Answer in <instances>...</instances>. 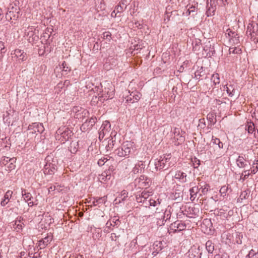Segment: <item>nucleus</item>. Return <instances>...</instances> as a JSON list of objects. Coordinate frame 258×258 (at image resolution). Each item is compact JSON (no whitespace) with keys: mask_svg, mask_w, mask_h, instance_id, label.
<instances>
[{"mask_svg":"<svg viewBox=\"0 0 258 258\" xmlns=\"http://www.w3.org/2000/svg\"><path fill=\"white\" fill-rule=\"evenodd\" d=\"M73 133L69 127L62 126L59 127L56 132L55 138L60 140L61 143H64L73 135Z\"/></svg>","mask_w":258,"mask_h":258,"instance_id":"1","label":"nucleus"},{"mask_svg":"<svg viewBox=\"0 0 258 258\" xmlns=\"http://www.w3.org/2000/svg\"><path fill=\"white\" fill-rule=\"evenodd\" d=\"M175 160L172 158L170 154L164 156L163 158L157 160V166L159 167V170H166L174 165Z\"/></svg>","mask_w":258,"mask_h":258,"instance_id":"2","label":"nucleus"},{"mask_svg":"<svg viewBox=\"0 0 258 258\" xmlns=\"http://www.w3.org/2000/svg\"><path fill=\"white\" fill-rule=\"evenodd\" d=\"M133 143L130 141L123 142L120 147L115 150L116 154L119 157H128L133 149Z\"/></svg>","mask_w":258,"mask_h":258,"instance_id":"3","label":"nucleus"},{"mask_svg":"<svg viewBox=\"0 0 258 258\" xmlns=\"http://www.w3.org/2000/svg\"><path fill=\"white\" fill-rule=\"evenodd\" d=\"M110 88H111V85L109 84L107 87H105L102 90L101 94H98L99 97L98 98L97 96L95 97V99H98L97 101H100L103 102L105 100L113 98L114 93L112 89Z\"/></svg>","mask_w":258,"mask_h":258,"instance_id":"4","label":"nucleus"},{"mask_svg":"<svg viewBox=\"0 0 258 258\" xmlns=\"http://www.w3.org/2000/svg\"><path fill=\"white\" fill-rule=\"evenodd\" d=\"M197 226L196 230L197 232L201 231L205 234H209L211 231L212 223L210 220L205 219L203 221H198L196 224Z\"/></svg>","mask_w":258,"mask_h":258,"instance_id":"5","label":"nucleus"},{"mask_svg":"<svg viewBox=\"0 0 258 258\" xmlns=\"http://www.w3.org/2000/svg\"><path fill=\"white\" fill-rule=\"evenodd\" d=\"M44 131V127L42 123L34 122L30 124L28 128V135H33L35 134H41Z\"/></svg>","mask_w":258,"mask_h":258,"instance_id":"6","label":"nucleus"},{"mask_svg":"<svg viewBox=\"0 0 258 258\" xmlns=\"http://www.w3.org/2000/svg\"><path fill=\"white\" fill-rule=\"evenodd\" d=\"M186 227L187 225L184 222L180 220H177L171 224L170 226V230H172L173 233H176L185 230Z\"/></svg>","mask_w":258,"mask_h":258,"instance_id":"7","label":"nucleus"},{"mask_svg":"<svg viewBox=\"0 0 258 258\" xmlns=\"http://www.w3.org/2000/svg\"><path fill=\"white\" fill-rule=\"evenodd\" d=\"M246 34L250 36L251 39L255 36H258V24L254 21L250 22L247 27Z\"/></svg>","mask_w":258,"mask_h":258,"instance_id":"8","label":"nucleus"},{"mask_svg":"<svg viewBox=\"0 0 258 258\" xmlns=\"http://www.w3.org/2000/svg\"><path fill=\"white\" fill-rule=\"evenodd\" d=\"M218 4L217 0H207L206 14L208 17L215 14L216 10V6Z\"/></svg>","mask_w":258,"mask_h":258,"instance_id":"9","label":"nucleus"},{"mask_svg":"<svg viewBox=\"0 0 258 258\" xmlns=\"http://www.w3.org/2000/svg\"><path fill=\"white\" fill-rule=\"evenodd\" d=\"M96 117H91L89 120H86L81 125V130L82 132H86L92 128L96 122Z\"/></svg>","mask_w":258,"mask_h":258,"instance_id":"10","label":"nucleus"},{"mask_svg":"<svg viewBox=\"0 0 258 258\" xmlns=\"http://www.w3.org/2000/svg\"><path fill=\"white\" fill-rule=\"evenodd\" d=\"M141 96V94L137 91L132 92L125 97L126 101L131 104L137 102L140 100Z\"/></svg>","mask_w":258,"mask_h":258,"instance_id":"11","label":"nucleus"},{"mask_svg":"<svg viewBox=\"0 0 258 258\" xmlns=\"http://www.w3.org/2000/svg\"><path fill=\"white\" fill-rule=\"evenodd\" d=\"M113 170V167L110 166L108 170L104 171L101 175H99V180L102 182L109 180L111 177V173Z\"/></svg>","mask_w":258,"mask_h":258,"instance_id":"12","label":"nucleus"},{"mask_svg":"<svg viewBox=\"0 0 258 258\" xmlns=\"http://www.w3.org/2000/svg\"><path fill=\"white\" fill-rule=\"evenodd\" d=\"M110 126L109 124V122L107 121H105L103 122L101 125L99 131V139L102 140L105 135L108 133V127Z\"/></svg>","mask_w":258,"mask_h":258,"instance_id":"13","label":"nucleus"},{"mask_svg":"<svg viewBox=\"0 0 258 258\" xmlns=\"http://www.w3.org/2000/svg\"><path fill=\"white\" fill-rule=\"evenodd\" d=\"M172 132L174 134L173 138L175 140V144H181L184 141V138L180 134V129L178 127H174Z\"/></svg>","mask_w":258,"mask_h":258,"instance_id":"14","label":"nucleus"},{"mask_svg":"<svg viewBox=\"0 0 258 258\" xmlns=\"http://www.w3.org/2000/svg\"><path fill=\"white\" fill-rule=\"evenodd\" d=\"M57 170L56 166L51 163H46L43 168L45 174L52 175Z\"/></svg>","mask_w":258,"mask_h":258,"instance_id":"15","label":"nucleus"},{"mask_svg":"<svg viewBox=\"0 0 258 258\" xmlns=\"http://www.w3.org/2000/svg\"><path fill=\"white\" fill-rule=\"evenodd\" d=\"M256 125L252 121H247L245 124V130H246L249 134H252L253 133L254 137L255 138H258L257 133H256Z\"/></svg>","mask_w":258,"mask_h":258,"instance_id":"16","label":"nucleus"},{"mask_svg":"<svg viewBox=\"0 0 258 258\" xmlns=\"http://www.w3.org/2000/svg\"><path fill=\"white\" fill-rule=\"evenodd\" d=\"M131 0H121L119 4L115 7L117 13H122L130 4Z\"/></svg>","mask_w":258,"mask_h":258,"instance_id":"17","label":"nucleus"},{"mask_svg":"<svg viewBox=\"0 0 258 258\" xmlns=\"http://www.w3.org/2000/svg\"><path fill=\"white\" fill-rule=\"evenodd\" d=\"M52 239V236H47L43 238H42L38 241V246L40 249H44L48 244L51 241Z\"/></svg>","mask_w":258,"mask_h":258,"instance_id":"18","label":"nucleus"},{"mask_svg":"<svg viewBox=\"0 0 258 258\" xmlns=\"http://www.w3.org/2000/svg\"><path fill=\"white\" fill-rule=\"evenodd\" d=\"M13 54L18 58L19 61H23L27 58V54L21 49H17L15 50Z\"/></svg>","mask_w":258,"mask_h":258,"instance_id":"19","label":"nucleus"},{"mask_svg":"<svg viewBox=\"0 0 258 258\" xmlns=\"http://www.w3.org/2000/svg\"><path fill=\"white\" fill-rule=\"evenodd\" d=\"M14 8H12V10L9 11L6 14V18L8 21L12 20H17L18 18V13L16 12L17 9H15V11H13Z\"/></svg>","mask_w":258,"mask_h":258,"instance_id":"20","label":"nucleus"},{"mask_svg":"<svg viewBox=\"0 0 258 258\" xmlns=\"http://www.w3.org/2000/svg\"><path fill=\"white\" fill-rule=\"evenodd\" d=\"M23 218L20 217L19 219L17 218L15 221V223L13 224V228L17 232H20L24 226V224L23 222Z\"/></svg>","mask_w":258,"mask_h":258,"instance_id":"21","label":"nucleus"},{"mask_svg":"<svg viewBox=\"0 0 258 258\" xmlns=\"http://www.w3.org/2000/svg\"><path fill=\"white\" fill-rule=\"evenodd\" d=\"M150 195L148 191H144L141 194L137 195L136 201L138 203H142L149 198Z\"/></svg>","mask_w":258,"mask_h":258,"instance_id":"22","label":"nucleus"},{"mask_svg":"<svg viewBox=\"0 0 258 258\" xmlns=\"http://www.w3.org/2000/svg\"><path fill=\"white\" fill-rule=\"evenodd\" d=\"M28 36H29L28 40L29 42H34L39 40L38 30H35L34 32L32 31H29L28 33Z\"/></svg>","mask_w":258,"mask_h":258,"instance_id":"23","label":"nucleus"},{"mask_svg":"<svg viewBox=\"0 0 258 258\" xmlns=\"http://www.w3.org/2000/svg\"><path fill=\"white\" fill-rule=\"evenodd\" d=\"M13 191L8 190L5 194L4 196V199L3 200V201L1 203V205L2 206H5L9 202L10 198H11L12 196Z\"/></svg>","mask_w":258,"mask_h":258,"instance_id":"24","label":"nucleus"},{"mask_svg":"<svg viewBox=\"0 0 258 258\" xmlns=\"http://www.w3.org/2000/svg\"><path fill=\"white\" fill-rule=\"evenodd\" d=\"M195 51H197L196 53L199 54L204 50L203 46L201 45V41L199 39H196L195 40Z\"/></svg>","mask_w":258,"mask_h":258,"instance_id":"25","label":"nucleus"},{"mask_svg":"<svg viewBox=\"0 0 258 258\" xmlns=\"http://www.w3.org/2000/svg\"><path fill=\"white\" fill-rule=\"evenodd\" d=\"M148 167L149 170L152 172H154L159 170V167L157 166V160H155L154 161L151 160L148 164Z\"/></svg>","mask_w":258,"mask_h":258,"instance_id":"26","label":"nucleus"},{"mask_svg":"<svg viewBox=\"0 0 258 258\" xmlns=\"http://www.w3.org/2000/svg\"><path fill=\"white\" fill-rule=\"evenodd\" d=\"M200 187H199V186H197V189H199V191L195 193V196L196 197L199 192L201 191V193H200V195H201L202 194L205 195L208 192L209 190V185L206 184L205 183H204V185H200Z\"/></svg>","mask_w":258,"mask_h":258,"instance_id":"27","label":"nucleus"},{"mask_svg":"<svg viewBox=\"0 0 258 258\" xmlns=\"http://www.w3.org/2000/svg\"><path fill=\"white\" fill-rule=\"evenodd\" d=\"M225 154V151L224 150L220 149V148H216L214 147V157H215L216 159L221 157Z\"/></svg>","mask_w":258,"mask_h":258,"instance_id":"28","label":"nucleus"},{"mask_svg":"<svg viewBox=\"0 0 258 258\" xmlns=\"http://www.w3.org/2000/svg\"><path fill=\"white\" fill-rule=\"evenodd\" d=\"M78 147L79 145L78 142L72 141L71 143L70 146L68 147L69 150L71 153L75 154L78 151Z\"/></svg>","mask_w":258,"mask_h":258,"instance_id":"29","label":"nucleus"},{"mask_svg":"<svg viewBox=\"0 0 258 258\" xmlns=\"http://www.w3.org/2000/svg\"><path fill=\"white\" fill-rule=\"evenodd\" d=\"M16 161V159L14 158H10L9 157H6V156H4L2 157V160L1 161V162H2V163L3 164H4V165H6L7 163H8V162H11V164H10V168H13V167L14 166L13 165V162H15Z\"/></svg>","mask_w":258,"mask_h":258,"instance_id":"30","label":"nucleus"},{"mask_svg":"<svg viewBox=\"0 0 258 258\" xmlns=\"http://www.w3.org/2000/svg\"><path fill=\"white\" fill-rule=\"evenodd\" d=\"M236 164L239 168H244L246 166L247 164L245 162L244 158L241 156H239L236 159Z\"/></svg>","mask_w":258,"mask_h":258,"instance_id":"31","label":"nucleus"},{"mask_svg":"<svg viewBox=\"0 0 258 258\" xmlns=\"http://www.w3.org/2000/svg\"><path fill=\"white\" fill-rule=\"evenodd\" d=\"M205 246L208 252L212 253L214 250V244L212 241H207L206 243Z\"/></svg>","mask_w":258,"mask_h":258,"instance_id":"32","label":"nucleus"},{"mask_svg":"<svg viewBox=\"0 0 258 258\" xmlns=\"http://www.w3.org/2000/svg\"><path fill=\"white\" fill-rule=\"evenodd\" d=\"M22 195L25 202H29L31 201V198H32L31 194L27 192L26 190L25 189H22Z\"/></svg>","mask_w":258,"mask_h":258,"instance_id":"33","label":"nucleus"},{"mask_svg":"<svg viewBox=\"0 0 258 258\" xmlns=\"http://www.w3.org/2000/svg\"><path fill=\"white\" fill-rule=\"evenodd\" d=\"M225 89L229 96L232 97L234 95L235 89H234L233 85H230L229 86H226V87H225Z\"/></svg>","mask_w":258,"mask_h":258,"instance_id":"34","label":"nucleus"},{"mask_svg":"<svg viewBox=\"0 0 258 258\" xmlns=\"http://www.w3.org/2000/svg\"><path fill=\"white\" fill-rule=\"evenodd\" d=\"M89 115V112L83 109L81 113H77L75 115V117L76 118L83 119L85 116H87Z\"/></svg>","mask_w":258,"mask_h":258,"instance_id":"35","label":"nucleus"},{"mask_svg":"<svg viewBox=\"0 0 258 258\" xmlns=\"http://www.w3.org/2000/svg\"><path fill=\"white\" fill-rule=\"evenodd\" d=\"M229 53L233 54H240L241 53V49L239 47H230Z\"/></svg>","mask_w":258,"mask_h":258,"instance_id":"36","label":"nucleus"},{"mask_svg":"<svg viewBox=\"0 0 258 258\" xmlns=\"http://www.w3.org/2000/svg\"><path fill=\"white\" fill-rule=\"evenodd\" d=\"M211 80L213 83L216 85L220 83V78L218 74H213L211 78Z\"/></svg>","mask_w":258,"mask_h":258,"instance_id":"37","label":"nucleus"},{"mask_svg":"<svg viewBox=\"0 0 258 258\" xmlns=\"http://www.w3.org/2000/svg\"><path fill=\"white\" fill-rule=\"evenodd\" d=\"M102 38L104 39H106L108 41H110L111 39V34L108 31L105 32L102 34Z\"/></svg>","mask_w":258,"mask_h":258,"instance_id":"38","label":"nucleus"},{"mask_svg":"<svg viewBox=\"0 0 258 258\" xmlns=\"http://www.w3.org/2000/svg\"><path fill=\"white\" fill-rule=\"evenodd\" d=\"M115 141L114 140H113V139L111 138V139H109L108 142V145L106 146V149L107 151L111 150L114 146V143Z\"/></svg>","mask_w":258,"mask_h":258,"instance_id":"39","label":"nucleus"},{"mask_svg":"<svg viewBox=\"0 0 258 258\" xmlns=\"http://www.w3.org/2000/svg\"><path fill=\"white\" fill-rule=\"evenodd\" d=\"M61 67L62 68V71L64 72H70L71 71V68L68 66L64 61L62 63Z\"/></svg>","mask_w":258,"mask_h":258,"instance_id":"40","label":"nucleus"},{"mask_svg":"<svg viewBox=\"0 0 258 258\" xmlns=\"http://www.w3.org/2000/svg\"><path fill=\"white\" fill-rule=\"evenodd\" d=\"M228 186L224 185V186H223L221 188V189L220 190V192L221 195H222L223 197H224L225 196H226V194L227 192L228 191Z\"/></svg>","mask_w":258,"mask_h":258,"instance_id":"41","label":"nucleus"},{"mask_svg":"<svg viewBox=\"0 0 258 258\" xmlns=\"http://www.w3.org/2000/svg\"><path fill=\"white\" fill-rule=\"evenodd\" d=\"M139 180V182L143 181V183H147L148 184H149V183L150 181V180L144 175H141Z\"/></svg>","mask_w":258,"mask_h":258,"instance_id":"42","label":"nucleus"},{"mask_svg":"<svg viewBox=\"0 0 258 258\" xmlns=\"http://www.w3.org/2000/svg\"><path fill=\"white\" fill-rule=\"evenodd\" d=\"M226 32H227L226 33V34H228V35L229 37V39L231 38H233L234 37L238 35V34L236 33H235L234 31H232L230 30V29H227Z\"/></svg>","mask_w":258,"mask_h":258,"instance_id":"43","label":"nucleus"},{"mask_svg":"<svg viewBox=\"0 0 258 258\" xmlns=\"http://www.w3.org/2000/svg\"><path fill=\"white\" fill-rule=\"evenodd\" d=\"M171 217V213L170 211H165V212L164 213V215L163 216V220L165 221H166L167 220L170 219Z\"/></svg>","mask_w":258,"mask_h":258,"instance_id":"44","label":"nucleus"},{"mask_svg":"<svg viewBox=\"0 0 258 258\" xmlns=\"http://www.w3.org/2000/svg\"><path fill=\"white\" fill-rule=\"evenodd\" d=\"M102 86L101 84H100V85L99 86H95L93 88H92V90L94 92H96V93H98V92H100V93H101L102 92Z\"/></svg>","mask_w":258,"mask_h":258,"instance_id":"45","label":"nucleus"},{"mask_svg":"<svg viewBox=\"0 0 258 258\" xmlns=\"http://www.w3.org/2000/svg\"><path fill=\"white\" fill-rule=\"evenodd\" d=\"M107 159L106 158H101L98 161V164L99 166H102L103 165H104L105 163L107 161Z\"/></svg>","mask_w":258,"mask_h":258,"instance_id":"46","label":"nucleus"},{"mask_svg":"<svg viewBox=\"0 0 258 258\" xmlns=\"http://www.w3.org/2000/svg\"><path fill=\"white\" fill-rule=\"evenodd\" d=\"M140 167V166L139 165H137L136 164L133 169V172L134 174H137L139 172H141L142 171V169Z\"/></svg>","mask_w":258,"mask_h":258,"instance_id":"47","label":"nucleus"},{"mask_svg":"<svg viewBox=\"0 0 258 258\" xmlns=\"http://www.w3.org/2000/svg\"><path fill=\"white\" fill-rule=\"evenodd\" d=\"M248 197V193L246 191H243L241 192L240 195V198L242 200L243 199H246Z\"/></svg>","mask_w":258,"mask_h":258,"instance_id":"48","label":"nucleus"},{"mask_svg":"<svg viewBox=\"0 0 258 258\" xmlns=\"http://www.w3.org/2000/svg\"><path fill=\"white\" fill-rule=\"evenodd\" d=\"M239 36H236L234 37L233 38H231L230 39V41L231 42L233 43L234 44H238L239 43Z\"/></svg>","mask_w":258,"mask_h":258,"instance_id":"49","label":"nucleus"},{"mask_svg":"<svg viewBox=\"0 0 258 258\" xmlns=\"http://www.w3.org/2000/svg\"><path fill=\"white\" fill-rule=\"evenodd\" d=\"M6 50L4 43L2 41H0V51H1V52H6Z\"/></svg>","mask_w":258,"mask_h":258,"instance_id":"50","label":"nucleus"},{"mask_svg":"<svg viewBox=\"0 0 258 258\" xmlns=\"http://www.w3.org/2000/svg\"><path fill=\"white\" fill-rule=\"evenodd\" d=\"M127 195L128 192L126 190H123V191H122L120 197L121 198L122 201H124L125 200V199L127 197Z\"/></svg>","mask_w":258,"mask_h":258,"instance_id":"51","label":"nucleus"},{"mask_svg":"<svg viewBox=\"0 0 258 258\" xmlns=\"http://www.w3.org/2000/svg\"><path fill=\"white\" fill-rule=\"evenodd\" d=\"M256 252H255L253 249H251L248 254L247 255V256L248 257V258H253V257L254 256V254L256 253Z\"/></svg>","mask_w":258,"mask_h":258,"instance_id":"52","label":"nucleus"},{"mask_svg":"<svg viewBox=\"0 0 258 258\" xmlns=\"http://www.w3.org/2000/svg\"><path fill=\"white\" fill-rule=\"evenodd\" d=\"M242 237V235L241 233H239L237 235L236 239L238 238V239L236 240V243L238 244H241L242 243V241L241 240V238Z\"/></svg>","mask_w":258,"mask_h":258,"instance_id":"53","label":"nucleus"},{"mask_svg":"<svg viewBox=\"0 0 258 258\" xmlns=\"http://www.w3.org/2000/svg\"><path fill=\"white\" fill-rule=\"evenodd\" d=\"M149 202H150V199H148L146 200H145L144 202H142L141 203L143 204V206L145 207H149Z\"/></svg>","mask_w":258,"mask_h":258,"instance_id":"54","label":"nucleus"},{"mask_svg":"<svg viewBox=\"0 0 258 258\" xmlns=\"http://www.w3.org/2000/svg\"><path fill=\"white\" fill-rule=\"evenodd\" d=\"M98 204H103L106 202V199L105 197H101L97 199Z\"/></svg>","mask_w":258,"mask_h":258,"instance_id":"55","label":"nucleus"},{"mask_svg":"<svg viewBox=\"0 0 258 258\" xmlns=\"http://www.w3.org/2000/svg\"><path fill=\"white\" fill-rule=\"evenodd\" d=\"M220 140L219 139H218V138H213L212 140V143L216 146H217L218 145V143H219L220 142Z\"/></svg>","mask_w":258,"mask_h":258,"instance_id":"56","label":"nucleus"},{"mask_svg":"<svg viewBox=\"0 0 258 258\" xmlns=\"http://www.w3.org/2000/svg\"><path fill=\"white\" fill-rule=\"evenodd\" d=\"M149 205L150 206L155 207L157 205V202L155 200L150 198Z\"/></svg>","mask_w":258,"mask_h":258,"instance_id":"57","label":"nucleus"},{"mask_svg":"<svg viewBox=\"0 0 258 258\" xmlns=\"http://www.w3.org/2000/svg\"><path fill=\"white\" fill-rule=\"evenodd\" d=\"M182 175V172L178 171L176 172L175 175V178L177 179H181V175Z\"/></svg>","mask_w":258,"mask_h":258,"instance_id":"58","label":"nucleus"},{"mask_svg":"<svg viewBox=\"0 0 258 258\" xmlns=\"http://www.w3.org/2000/svg\"><path fill=\"white\" fill-rule=\"evenodd\" d=\"M186 176V175L182 172V175H181V179L182 180L183 182L187 181Z\"/></svg>","mask_w":258,"mask_h":258,"instance_id":"59","label":"nucleus"},{"mask_svg":"<svg viewBox=\"0 0 258 258\" xmlns=\"http://www.w3.org/2000/svg\"><path fill=\"white\" fill-rule=\"evenodd\" d=\"M257 171H258V167L254 166V167L253 168V169L251 170V173L254 174H255Z\"/></svg>","mask_w":258,"mask_h":258,"instance_id":"60","label":"nucleus"},{"mask_svg":"<svg viewBox=\"0 0 258 258\" xmlns=\"http://www.w3.org/2000/svg\"><path fill=\"white\" fill-rule=\"evenodd\" d=\"M113 223H112L111 222H110V225H112V226H115V225H117L118 224V223H119V221L118 219L116 220L115 221H113Z\"/></svg>","mask_w":258,"mask_h":258,"instance_id":"61","label":"nucleus"},{"mask_svg":"<svg viewBox=\"0 0 258 258\" xmlns=\"http://www.w3.org/2000/svg\"><path fill=\"white\" fill-rule=\"evenodd\" d=\"M117 13H117L116 10L115 9L112 12L111 14V17L115 18Z\"/></svg>","mask_w":258,"mask_h":258,"instance_id":"62","label":"nucleus"},{"mask_svg":"<svg viewBox=\"0 0 258 258\" xmlns=\"http://www.w3.org/2000/svg\"><path fill=\"white\" fill-rule=\"evenodd\" d=\"M216 148H218L223 149V144L222 142H220L218 144V145L216 146H215Z\"/></svg>","mask_w":258,"mask_h":258,"instance_id":"63","label":"nucleus"},{"mask_svg":"<svg viewBox=\"0 0 258 258\" xmlns=\"http://www.w3.org/2000/svg\"><path fill=\"white\" fill-rule=\"evenodd\" d=\"M254 166H257L258 167V159H255L253 163L252 167L254 168Z\"/></svg>","mask_w":258,"mask_h":258,"instance_id":"64","label":"nucleus"}]
</instances>
